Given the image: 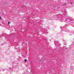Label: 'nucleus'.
I'll return each mask as SVG.
<instances>
[{"mask_svg": "<svg viewBox=\"0 0 74 74\" xmlns=\"http://www.w3.org/2000/svg\"><path fill=\"white\" fill-rule=\"evenodd\" d=\"M26 7V6H22V7Z\"/></svg>", "mask_w": 74, "mask_h": 74, "instance_id": "nucleus-1", "label": "nucleus"}, {"mask_svg": "<svg viewBox=\"0 0 74 74\" xmlns=\"http://www.w3.org/2000/svg\"><path fill=\"white\" fill-rule=\"evenodd\" d=\"M25 62H27V60L25 59Z\"/></svg>", "mask_w": 74, "mask_h": 74, "instance_id": "nucleus-2", "label": "nucleus"}, {"mask_svg": "<svg viewBox=\"0 0 74 74\" xmlns=\"http://www.w3.org/2000/svg\"><path fill=\"white\" fill-rule=\"evenodd\" d=\"M11 22H10L9 21L8 22V24L10 23Z\"/></svg>", "mask_w": 74, "mask_h": 74, "instance_id": "nucleus-3", "label": "nucleus"}, {"mask_svg": "<svg viewBox=\"0 0 74 74\" xmlns=\"http://www.w3.org/2000/svg\"><path fill=\"white\" fill-rule=\"evenodd\" d=\"M0 19H1V16H0Z\"/></svg>", "mask_w": 74, "mask_h": 74, "instance_id": "nucleus-4", "label": "nucleus"}, {"mask_svg": "<svg viewBox=\"0 0 74 74\" xmlns=\"http://www.w3.org/2000/svg\"><path fill=\"white\" fill-rule=\"evenodd\" d=\"M71 4H73V3H71Z\"/></svg>", "mask_w": 74, "mask_h": 74, "instance_id": "nucleus-5", "label": "nucleus"}, {"mask_svg": "<svg viewBox=\"0 0 74 74\" xmlns=\"http://www.w3.org/2000/svg\"><path fill=\"white\" fill-rule=\"evenodd\" d=\"M40 61H41V60H40Z\"/></svg>", "mask_w": 74, "mask_h": 74, "instance_id": "nucleus-6", "label": "nucleus"}]
</instances>
